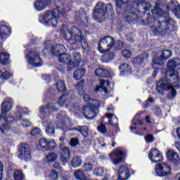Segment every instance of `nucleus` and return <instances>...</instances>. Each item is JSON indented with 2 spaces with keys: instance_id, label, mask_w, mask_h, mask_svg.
I'll return each instance as SVG.
<instances>
[{
  "instance_id": "nucleus-1",
  "label": "nucleus",
  "mask_w": 180,
  "mask_h": 180,
  "mask_svg": "<svg viewBox=\"0 0 180 180\" xmlns=\"http://www.w3.org/2000/svg\"><path fill=\"white\" fill-rule=\"evenodd\" d=\"M63 37L65 40L74 41L72 42V46L77 49V44L81 43V46L84 50L88 49V43L85 37L82 34L81 30L78 29L77 27H72V30H65L63 32Z\"/></svg>"
},
{
  "instance_id": "nucleus-2",
  "label": "nucleus",
  "mask_w": 180,
  "mask_h": 180,
  "mask_svg": "<svg viewBox=\"0 0 180 180\" xmlns=\"http://www.w3.org/2000/svg\"><path fill=\"white\" fill-rule=\"evenodd\" d=\"M148 23L150 27H151L153 33L154 34H169V28L175 26V21L172 18H168L165 22H161L155 18H149L148 19Z\"/></svg>"
},
{
  "instance_id": "nucleus-3",
  "label": "nucleus",
  "mask_w": 180,
  "mask_h": 180,
  "mask_svg": "<svg viewBox=\"0 0 180 180\" xmlns=\"http://www.w3.org/2000/svg\"><path fill=\"white\" fill-rule=\"evenodd\" d=\"M60 15H64L63 8H60V7H57L54 8L53 11H46L41 22L45 23L46 26H53V27H56V26H57V18H58ZM41 19H42L41 17Z\"/></svg>"
},
{
  "instance_id": "nucleus-4",
  "label": "nucleus",
  "mask_w": 180,
  "mask_h": 180,
  "mask_svg": "<svg viewBox=\"0 0 180 180\" xmlns=\"http://www.w3.org/2000/svg\"><path fill=\"white\" fill-rule=\"evenodd\" d=\"M113 10V6L112 4H107L100 2L97 4L96 8L94 10L93 13L94 18L95 19H103V16L106 15V11L111 12Z\"/></svg>"
},
{
  "instance_id": "nucleus-5",
  "label": "nucleus",
  "mask_w": 180,
  "mask_h": 180,
  "mask_svg": "<svg viewBox=\"0 0 180 180\" xmlns=\"http://www.w3.org/2000/svg\"><path fill=\"white\" fill-rule=\"evenodd\" d=\"M18 158L22 161H30L32 160V148L27 143L19 145Z\"/></svg>"
},
{
  "instance_id": "nucleus-6",
  "label": "nucleus",
  "mask_w": 180,
  "mask_h": 180,
  "mask_svg": "<svg viewBox=\"0 0 180 180\" xmlns=\"http://www.w3.org/2000/svg\"><path fill=\"white\" fill-rule=\"evenodd\" d=\"M25 58L32 67L37 68L43 65L40 53L37 51H30L25 56Z\"/></svg>"
},
{
  "instance_id": "nucleus-7",
  "label": "nucleus",
  "mask_w": 180,
  "mask_h": 180,
  "mask_svg": "<svg viewBox=\"0 0 180 180\" xmlns=\"http://www.w3.org/2000/svg\"><path fill=\"white\" fill-rule=\"evenodd\" d=\"M115 44V39L110 36H107L101 39L98 43V50L101 53H106L110 51Z\"/></svg>"
},
{
  "instance_id": "nucleus-8",
  "label": "nucleus",
  "mask_w": 180,
  "mask_h": 180,
  "mask_svg": "<svg viewBox=\"0 0 180 180\" xmlns=\"http://www.w3.org/2000/svg\"><path fill=\"white\" fill-rule=\"evenodd\" d=\"M124 155V150L122 148L116 149L110 154V157L114 165H118V164H120V162L123 161Z\"/></svg>"
},
{
  "instance_id": "nucleus-9",
  "label": "nucleus",
  "mask_w": 180,
  "mask_h": 180,
  "mask_svg": "<svg viewBox=\"0 0 180 180\" xmlns=\"http://www.w3.org/2000/svg\"><path fill=\"white\" fill-rule=\"evenodd\" d=\"M64 49H65L64 46L60 44H57L55 46L48 45L44 49H42V53L43 54H53V56L58 57L60 52L63 51Z\"/></svg>"
},
{
  "instance_id": "nucleus-10",
  "label": "nucleus",
  "mask_w": 180,
  "mask_h": 180,
  "mask_svg": "<svg viewBox=\"0 0 180 180\" xmlns=\"http://www.w3.org/2000/svg\"><path fill=\"white\" fill-rule=\"evenodd\" d=\"M59 63L68 64V71H71L75 68V63L71 60V55L68 53H62L58 56Z\"/></svg>"
},
{
  "instance_id": "nucleus-11",
  "label": "nucleus",
  "mask_w": 180,
  "mask_h": 180,
  "mask_svg": "<svg viewBox=\"0 0 180 180\" xmlns=\"http://www.w3.org/2000/svg\"><path fill=\"white\" fill-rule=\"evenodd\" d=\"M155 173L158 176H167L171 174V167L167 164H158L155 166Z\"/></svg>"
},
{
  "instance_id": "nucleus-12",
  "label": "nucleus",
  "mask_w": 180,
  "mask_h": 180,
  "mask_svg": "<svg viewBox=\"0 0 180 180\" xmlns=\"http://www.w3.org/2000/svg\"><path fill=\"white\" fill-rule=\"evenodd\" d=\"M13 100L11 98H4L1 103V117L6 119V113L12 110V103Z\"/></svg>"
},
{
  "instance_id": "nucleus-13",
  "label": "nucleus",
  "mask_w": 180,
  "mask_h": 180,
  "mask_svg": "<svg viewBox=\"0 0 180 180\" xmlns=\"http://www.w3.org/2000/svg\"><path fill=\"white\" fill-rule=\"evenodd\" d=\"M148 158L152 162H161L163 158L157 148H152L148 153Z\"/></svg>"
},
{
  "instance_id": "nucleus-14",
  "label": "nucleus",
  "mask_w": 180,
  "mask_h": 180,
  "mask_svg": "<svg viewBox=\"0 0 180 180\" xmlns=\"http://www.w3.org/2000/svg\"><path fill=\"white\" fill-rule=\"evenodd\" d=\"M83 115L86 119H94L98 115V108H92L88 105L83 107Z\"/></svg>"
},
{
  "instance_id": "nucleus-15",
  "label": "nucleus",
  "mask_w": 180,
  "mask_h": 180,
  "mask_svg": "<svg viewBox=\"0 0 180 180\" xmlns=\"http://www.w3.org/2000/svg\"><path fill=\"white\" fill-rule=\"evenodd\" d=\"M71 157V154L70 153V149L65 146H63L60 148V160L63 164L65 162H68L70 158Z\"/></svg>"
},
{
  "instance_id": "nucleus-16",
  "label": "nucleus",
  "mask_w": 180,
  "mask_h": 180,
  "mask_svg": "<svg viewBox=\"0 0 180 180\" xmlns=\"http://www.w3.org/2000/svg\"><path fill=\"white\" fill-rule=\"evenodd\" d=\"M11 34L12 30L11 27L4 25H0V39H1V40H6Z\"/></svg>"
},
{
  "instance_id": "nucleus-17",
  "label": "nucleus",
  "mask_w": 180,
  "mask_h": 180,
  "mask_svg": "<svg viewBox=\"0 0 180 180\" xmlns=\"http://www.w3.org/2000/svg\"><path fill=\"white\" fill-rule=\"evenodd\" d=\"M51 4V0H37L34 3V8L38 11H44Z\"/></svg>"
},
{
  "instance_id": "nucleus-18",
  "label": "nucleus",
  "mask_w": 180,
  "mask_h": 180,
  "mask_svg": "<svg viewBox=\"0 0 180 180\" xmlns=\"http://www.w3.org/2000/svg\"><path fill=\"white\" fill-rule=\"evenodd\" d=\"M130 176V171L129 168L124 166H120L118 170V179L122 180L129 179V176Z\"/></svg>"
},
{
  "instance_id": "nucleus-19",
  "label": "nucleus",
  "mask_w": 180,
  "mask_h": 180,
  "mask_svg": "<svg viewBox=\"0 0 180 180\" xmlns=\"http://www.w3.org/2000/svg\"><path fill=\"white\" fill-rule=\"evenodd\" d=\"M169 8L172 9V12L177 18H180V5L178 4L176 0H171Z\"/></svg>"
},
{
  "instance_id": "nucleus-20",
  "label": "nucleus",
  "mask_w": 180,
  "mask_h": 180,
  "mask_svg": "<svg viewBox=\"0 0 180 180\" xmlns=\"http://www.w3.org/2000/svg\"><path fill=\"white\" fill-rule=\"evenodd\" d=\"M109 86V82L105 80H100V85L97 86L95 89V92H99V90L101 89V92L104 94H108V87Z\"/></svg>"
},
{
  "instance_id": "nucleus-21",
  "label": "nucleus",
  "mask_w": 180,
  "mask_h": 180,
  "mask_svg": "<svg viewBox=\"0 0 180 180\" xmlns=\"http://www.w3.org/2000/svg\"><path fill=\"white\" fill-rule=\"evenodd\" d=\"M167 157L169 161H172V162H177L178 160H179V155H177L174 150H169L167 152Z\"/></svg>"
},
{
  "instance_id": "nucleus-22",
  "label": "nucleus",
  "mask_w": 180,
  "mask_h": 180,
  "mask_svg": "<svg viewBox=\"0 0 180 180\" xmlns=\"http://www.w3.org/2000/svg\"><path fill=\"white\" fill-rule=\"evenodd\" d=\"M180 65V59L178 58L171 59L167 63L168 70H174L176 67Z\"/></svg>"
},
{
  "instance_id": "nucleus-23",
  "label": "nucleus",
  "mask_w": 180,
  "mask_h": 180,
  "mask_svg": "<svg viewBox=\"0 0 180 180\" xmlns=\"http://www.w3.org/2000/svg\"><path fill=\"white\" fill-rule=\"evenodd\" d=\"M153 15H158V16H163L164 11L161 8V4L158 2H155L154 9L152 10Z\"/></svg>"
},
{
  "instance_id": "nucleus-24",
  "label": "nucleus",
  "mask_w": 180,
  "mask_h": 180,
  "mask_svg": "<svg viewBox=\"0 0 180 180\" xmlns=\"http://www.w3.org/2000/svg\"><path fill=\"white\" fill-rule=\"evenodd\" d=\"M0 63L1 65L9 64V54L5 52L0 53Z\"/></svg>"
},
{
  "instance_id": "nucleus-25",
  "label": "nucleus",
  "mask_w": 180,
  "mask_h": 180,
  "mask_svg": "<svg viewBox=\"0 0 180 180\" xmlns=\"http://www.w3.org/2000/svg\"><path fill=\"white\" fill-rule=\"evenodd\" d=\"M146 58H148V53H143L142 55L136 58L134 60V63L136 65H140V64H143V63H144V60H146Z\"/></svg>"
},
{
  "instance_id": "nucleus-26",
  "label": "nucleus",
  "mask_w": 180,
  "mask_h": 180,
  "mask_svg": "<svg viewBox=\"0 0 180 180\" xmlns=\"http://www.w3.org/2000/svg\"><path fill=\"white\" fill-rule=\"evenodd\" d=\"M74 176L75 179L77 180H89V179L86 178V176H85V173L80 169H77L74 172Z\"/></svg>"
},
{
  "instance_id": "nucleus-27",
  "label": "nucleus",
  "mask_w": 180,
  "mask_h": 180,
  "mask_svg": "<svg viewBox=\"0 0 180 180\" xmlns=\"http://www.w3.org/2000/svg\"><path fill=\"white\" fill-rule=\"evenodd\" d=\"M71 165L73 168H78L82 165V159L79 156H75L71 162Z\"/></svg>"
},
{
  "instance_id": "nucleus-28",
  "label": "nucleus",
  "mask_w": 180,
  "mask_h": 180,
  "mask_svg": "<svg viewBox=\"0 0 180 180\" xmlns=\"http://www.w3.org/2000/svg\"><path fill=\"white\" fill-rule=\"evenodd\" d=\"M120 70L122 75L131 74V68L129 65L124 63L120 66Z\"/></svg>"
},
{
  "instance_id": "nucleus-29",
  "label": "nucleus",
  "mask_w": 180,
  "mask_h": 180,
  "mask_svg": "<svg viewBox=\"0 0 180 180\" xmlns=\"http://www.w3.org/2000/svg\"><path fill=\"white\" fill-rule=\"evenodd\" d=\"M95 75L97 77H109V75H110V73L109 72V71L108 70L97 69V70H95Z\"/></svg>"
},
{
  "instance_id": "nucleus-30",
  "label": "nucleus",
  "mask_w": 180,
  "mask_h": 180,
  "mask_svg": "<svg viewBox=\"0 0 180 180\" xmlns=\"http://www.w3.org/2000/svg\"><path fill=\"white\" fill-rule=\"evenodd\" d=\"M57 158H58V155L54 152H51L46 155L45 160L46 162H54L57 160Z\"/></svg>"
},
{
  "instance_id": "nucleus-31",
  "label": "nucleus",
  "mask_w": 180,
  "mask_h": 180,
  "mask_svg": "<svg viewBox=\"0 0 180 180\" xmlns=\"http://www.w3.org/2000/svg\"><path fill=\"white\" fill-rule=\"evenodd\" d=\"M85 69H79L74 72V78L76 79V81H78V79H81L84 75H85Z\"/></svg>"
},
{
  "instance_id": "nucleus-32",
  "label": "nucleus",
  "mask_w": 180,
  "mask_h": 180,
  "mask_svg": "<svg viewBox=\"0 0 180 180\" xmlns=\"http://www.w3.org/2000/svg\"><path fill=\"white\" fill-rule=\"evenodd\" d=\"M73 61L75 63V67H81V53H75L73 54Z\"/></svg>"
},
{
  "instance_id": "nucleus-33",
  "label": "nucleus",
  "mask_w": 180,
  "mask_h": 180,
  "mask_svg": "<svg viewBox=\"0 0 180 180\" xmlns=\"http://www.w3.org/2000/svg\"><path fill=\"white\" fill-rule=\"evenodd\" d=\"M160 56L165 61H167L168 58H171L172 57V51L167 49L162 51Z\"/></svg>"
},
{
  "instance_id": "nucleus-34",
  "label": "nucleus",
  "mask_w": 180,
  "mask_h": 180,
  "mask_svg": "<svg viewBox=\"0 0 180 180\" xmlns=\"http://www.w3.org/2000/svg\"><path fill=\"white\" fill-rule=\"evenodd\" d=\"M46 132L49 136L54 134V125L51 122H48L46 126Z\"/></svg>"
},
{
  "instance_id": "nucleus-35",
  "label": "nucleus",
  "mask_w": 180,
  "mask_h": 180,
  "mask_svg": "<svg viewBox=\"0 0 180 180\" xmlns=\"http://www.w3.org/2000/svg\"><path fill=\"white\" fill-rule=\"evenodd\" d=\"M76 130L77 131H79L84 137L88 136V133H89V130L86 126H83V127H77L76 128Z\"/></svg>"
},
{
  "instance_id": "nucleus-36",
  "label": "nucleus",
  "mask_w": 180,
  "mask_h": 180,
  "mask_svg": "<svg viewBox=\"0 0 180 180\" xmlns=\"http://www.w3.org/2000/svg\"><path fill=\"white\" fill-rule=\"evenodd\" d=\"M85 84V80H82L77 83L76 85V89L79 95H82L84 94V84Z\"/></svg>"
},
{
  "instance_id": "nucleus-37",
  "label": "nucleus",
  "mask_w": 180,
  "mask_h": 180,
  "mask_svg": "<svg viewBox=\"0 0 180 180\" xmlns=\"http://www.w3.org/2000/svg\"><path fill=\"white\" fill-rule=\"evenodd\" d=\"M14 180H22L25 179V175L20 170H15L13 173Z\"/></svg>"
},
{
  "instance_id": "nucleus-38",
  "label": "nucleus",
  "mask_w": 180,
  "mask_h": 180,
  "mask_svg": "<svg viewBox=\"0 0 180 180\" xmlns=\"http://www.w3.org/2000/svg\"><path fill=\"white\" fill-rule=\"evenodd\" d=\"M153 63L155 64V65L162 67V65L165 64V60L160 55L159 58H155L153 59Z\"/></svg>"
},
{
  "instance_id": "nucleus-39",
  "label": "nucleus",
  "mask_w": 180,
  "mask_h": 180,
  "mask_svg": "<svg viewBox=\"0 0 180 180\" xmlns=\"http://www.w3.org/2000/svg\"><path fill=\"white\" fill-rule=\"evenodd\" d=\"M56 88L59 92H64V91H65V83L62 80L58 81Z\"/></svg>"
},
{
  "instance_id": "nucleus-40",
  "label": "nucleus",
  "mask_w": 180,
  "mask_h": 180,
  "mask_svg": "<svg viewBox=\"0 0 180 180\" xmlns=\"http://www.w3.org/2000/svg\"><path fill=\"white\" fill-rule=\"evenodd\" d=\"M57 147V143L54 141H51L46 143V148H45V150L47 151H51L52 150H54Z\"/></svg>"
},
{
  "instance_id": "nucleus-41",
  "label": "nucleus",
  "mask_w": 180,
  "mask_h": 180,
  "mask_svg": "<svg viewBox=\"0 0 180 180\" xmlns=\"http://www.w3.org/2000/svg\"><path fill=\"white\" fill-rule=\"evenodd\" d=\"M94 174L96 175V176H103L105 174V170H103V168L102 167H97L94 171Z\"/></svg>"
},
{
  "instance_id": "nucleus-42",
  "label": "nucleus",
  "mask_w": 180,
  "mask_h": 180,
  "mask_svg": "<svg viewBox=\"0 0 180 180\" xmlns=\"http://www.w3.org/2000/svg\"><path fill=\"white\" fill-rule=\"evenodd\" d=\"M87 106L91 108L92 109H94V108L96 109V108H99V101H98V100H91L89 103V105Z\"/></svg>"
},
{
  "instance_id": "nucleus-43",
  "label": "nucleus",
  "mask_w": 180,
  "mask_h": 180,
  "mask_svg": "<svg viewBox=\"0 0 180 180\" xmlns=\"http://www.w3.org/2000/svg\"><path fill=\"white\" fill-rule=\"evenodd\" d=\"M67 99H68V96L62 95L58 100V105L64 106V105H65V102H67Z\"/></svg>"
},
{
  "instance_id": "nucleus-44",
  "label": "nucleus",
  "mask_w": 180,
  "mask_h": 180,
  "mask_svg": "<svg viewBox=\"0 0 180 180\" xmlns=\"http://www.w3.org/2000/svg\"><path fill=\"white\" fill-rule=\"evenodd\" d=\"M113 46L115 49H116V50H120L123 49V41L121 40H117L116 42H115V39H114Z\"/></svg>"
},
{
  "instance_id": "nucleus-45",
  "label": "nucleus",
  "mask_w": 180,
  "mask_h": 180,
  "mask_svg": "<svg viewBox=\"0 0 180 180\" xmlns=\"http://www.w3.org/2000/svg\"><path fill=\"white\" fill-rule=\"evenodd\" d=\"M49 180H57L58 179V173L54 170H52L51 174L49 175Z\"/></svg>"
},
{
  "instance_id": "nucleus-46",
  "label": "nucleus",
  "mask_w": 180,
  "mask_h": 180,
  "mask_svg": "<svg viewBox=\"0 0 180 180\" xmlns=\"http://www.w3.org/2000/svg\"><path fill=\"white\" fill-rule=\"evenodd\" d=\"M49 112H57L58 109L53 103H49L46 105Z\"/></svg>"
},
{
  "instance_id": "nucleus-47",
  "label": "nucleus",
  "mask_w": 180,
  "mask_h": 180,
  "mask_svg": "<svg viewBox=\"0 0 180 180\" xmlns=\"http://www.w3.org/2000/svg\"><path fill=\"white\" fill-rule=\"evenodd\" d=\"M123 57H124V58H130V57H131L133 53L131 52V51L129 50V49H124L122 53Z\"/></svg>"
},
{
  "instance_id": "nucleus-48",
  "label": "nucleus",
  "mask_w": 180,
  "mask_h": 180,
  "mask_svg": "<svg viewBox=\"0 0 180 180\" xmlns=\"http://www.w3.org/2000/svg\"><path fill=\"white\" fill-rule=\"evenodd\" d=\"M12 73L6 71L4 73H2L1 78L2 79H9V78H12Z\"/></svg>"
},
{
  "instance_id": "nucleus-49",
  "label": "nucleus",
  "mask_w": 180,
  "mask_h": 180,
  "mask_svg": "<svg viewBox=\"0 0 180 180\" xmlns=\"http://www.w3.org/2000/svg\"><path fill=\"white\" fill-rule=\"evenodd\" d=\"M47 140L46 139H41L39 140V146L41 147V148H45L47 147Z\"/></svg>"
},
{
  "instance_id": "nucleus-50",
  "label": "nucleus",
  "mask_w": 180,
  "mask_h": 180,
  "mask_svg": "<svg viewBox=\"0 0 180 180\" xmlns=\"http://www.w3.org/2000/svg\"><path fill=\"white\" fill-rule=\"evenodd\" d=\"M21 124L24 127H30V126H32V122L27 120L22 119L21 120Z\"/></svg>"
},
{
  "instance_id": "nucleus-51",
  "label": "nucleus",
  "mask_w": 180,
  "mask_h": 180,
  "mask_svg": "<svg viewBox=\"0 0 180 180\" xmlns=\"http://www.w3.org/2000/svg\"><path fill=\"white\" fill-rule=\"evenodd\" d=\"M106 116L108 119H109L108 124L113 126V120H116V117H113V115L112 114H107Z\"/></svg>"
},
{
  "instance_id": "nucleus-52",
  "label": "nucleus",
  "mask_w": 180,
  "mask_h": 180,
  "mask_svg": "<svg viewBox=\"0 0 180 180\" xmlns=\"http://www.w3.org/2000/svg\"><path fill=\"white\" fill-rule=\"evenodd\" d=\"M53 168H55V169H57L59 172H63V167H61V165L58 162L53 163Z\"/></svg>"
},
{
  "instance_id": "nucleus-53",
  "label": "nucleus",
  "mask_w": 180,
  "mask_h": 180,
  "mask_svg": "<svg viewBox=\"0 0 180 180\" xmlns=\"http://www.w3.org/2000/svg\"><path fill=\"white\" fill-rule=\"evenodd\" d=\"M97 129L98 131H100V133H102L103 134H105V133H106V127L103 124H100L97 127Z\"/></svg>"
},
{
  "instance_id": "nucleus-54",
  "label": "nucleus",
  "mask_w": 180,
  "mask_h": 180,
  "mask_svg": "<svg viewBox=\"0 0 180 180\" xmlns=\"http://www.w3.org/2000/svg\"><path fill=\"white\" fill-rule=\"evenodd\" d=\"M83 168L86 172H89V171H92V164L86 163L83 165Z\"/></svg>"
},
{
  "instance_id": "nucleus-55",
  "label": "nucleus",
  "mask_w": 180,
  "mask_h": 180,
  "mask_svg": "<svg viewBox=\"0 0 180 180\" xmlns=\"http://www.w3.org/2000/svg\"><path fill=\"white\" fill-rule=\"evenodd\" d=\"M146 143H153L154 141V136L152 134H148L145 136Z\"/></svg>"
},
{
  "instance_id": "nucleus-56",
  "label": "nucleus",
  "mask_w": 180,
  "mask_h": 180,
  "mask_svg": "<svg viewBox=\"0 0 180 180\" xmlns=\"http://www.w3.org/2000/svg\"><path fill=\"white\" fill-rule=\"evenodd\" d=\"M150 103H154V98L149 97L147 101H145V108H150Z\"/></svg>"
},
{
  "instance_id": "nucleus-57",
  "label": "nucleus",
  "mask_w": 180,
  "mask_h": 180,
  "mask_svg": "<svg viewBox=\"0 0 180 180\" xmlns=\"http://www.w3.org/2000/svg\"><path fill=\"white\" fill-rule=\"evenodd\" d=\"M40 131H41L40 129L38 127H36L31 131L30 134L32 136H37L40 134Z\"/></svg>"
},
{
  "instance_id": "nucleus-58",
  "label": "nucleus",
  "mask_w": 180,
  "mask_h": 180,
  "mask_svg": "<svg viewBox=\"0 0 180 180\" xmlns=\"http://www.w3.org/2000/svg\"><path fill=\"white\" fill-rule=\"evenodd\" d=\"M56 119H59L60 123H65L67 122V117H63L60 114H57Z\"/></svg>"
},
{
  "instance_id": "nucleus-59",
  "label": "nucleus",
  "mask_w": 180,
  "mask_h": 180,
  "mask_svg": "<svg viewBox=\"0 0 180 180\" xmlns=\"http://www.w3.org/2000/svg\"><path fill=\"white\" fill-rule=\"evenodd\" d=\"M70 146H72V147H75V146H78V139L72 138L70 140Z\"/></svg>"
},
{
  "instance_id": "nucleus-60",
  "label": "nucleus",
  "mask_w": 180,
  "mask_h": 180,
  "mask_svg": "<svg viewBox=\"0 0 180 180\" xmlns=\"http://www.w3.org/2000/svg\"><path fill=\"white\" fill-rule=\"evenodd\" d=\"M9 129V124L5 123L2 125V127L0 128V130L2 133H5L4 130H8Z\"/></svg>"
},
{
  "instance_id": "nucleus-61",
  "label": "nucleus",
  "mask_w": 180,
  "mask_h": 180,
  "mask_svg": "<svg viewBox=\"0 0 180 180\" xmlns=\"http://www.w3.org/2000/svg\"><path fill=\"white\" fill-rule=\"evenodd\" d=\"M83 99H84V102H86L87 103H89L91 101V97L88 94H84Z\"/></svg>"
},
{
  "instance_id": "nucleus-62",
  "label": "nucleus",
  "mask_w": 180,
  "mask_h": 180,
  "mask_svg": "<svg viewBox=\"0 0 180 180\" xmlns=\"http://www.w3.org/2000/svg\"><path fill=\"white\" fill-rule=\"evenodd\" d=\"M151 8H153V5H151V3H146V6L143 7V9L146 12H147V11H150Z\"/></svg>"
},
{
  "instance_id": "nucleus-63",
  "label": "nucleus",
  "mask_w": 180,
  "mask_h": 180,
  "mask_svg": "<svg viewBox=\"0 0 180 180\" xmlns=\"http://www.w3.org/2000/svg\"><path fill=\"white\" fill-rule=\"evenodd\" d=\"M3 174H4V165L0 162V180H2Z\"/></svg>"
},
{
  "instance_id": "nucleus-64",
  "label": "nucleus",
  "mask_w": 180,
  "mask_h": 180,
  "mask_svg": "<svg viewBox=\"0 0 180 180\" xmlns=\"http://www.w3.org/2000/svg\"><path fill=\"white\" fill-rule=\"evenodd\" d=\"M123 3V0H116L117 8H122V4Z\"/></svg>"
}]
</instances>
